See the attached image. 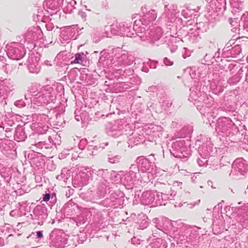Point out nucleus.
Here are the masks:
<instances>
[{"label":"nucleus","mask_w":248,"mask_h":248,"mask_svg":"<svg viewBox=\"0 0 248 248\" xmlns=\"http://www.w3.org/2000/svg\"><path fill=\"white\" fill-rule=\"evenodd\" d=\"M187 128L184 127L175 133L172 139H180L172 143L171 149H170L171 154L174 157L179 158L183 161H186L191 155L190 149L186 145L185 140L183 139L188 134Z\"/></svg>","instance_id":"f257e3e1"},{"label":"nucleus","mask_w":248,"mask_h":248,"mask_svg":"<svg viewBox=\"0 0 248 248\" xmlns=\"http://www.w3.org/2000/svg\"><path fill=\"white\" fill-rule=\"evenodd\" d=\"M135 28L136 34L141 41H148L150 44L156 46L164 43V41L162 39L163 31L160 27L152 26L149 29H145L136 26Z\"/></svg>","instance_id":"f03ea898"},{"label":"nucleus","mask_w":248,"mask_h":248,"mask_svg":"<svg viewBox=\"0 0 248 248\" xmlns=\"http://www.w3.org/2000/svg\"><path fill=\"white\" fill-rule=\"evenodd\" d=\"M134 61V56L122 48L118 47L112 49L111 63L115 66V69L130 65Z\"/></svg>","instance_id":"7ed1b4c3"},{"label":"nucleus","mask_w":248,"mask_h":248,"mask_svg":"<svg viewBox=\"0 0 248 248\" xmlns=\"http://www.w3.org/2000/svg\"><path fill=\"white\" fill-rule=\"evenodd\" d=\"M33 95V108L53 102L56 99L55 92L49 85L42 87L37 93Z\"/></svg>","instance_id":"20e7f679"},{"label":"nucleus","mask_w":248,"mask_h":248,"mask_svg":"<svg viewBox=\"0 0 248 248\" xmlns=\"http://www.w3.org/2000/svg\"><path fill=\"white\" fill-rule=\"evenodd\" d=\"M216 131L221 134L229 136L239 132L238 127L228 117L219 118L216 123Z\"/></svg>","instance_id":"39448f33"},{"label":"nucleus","mask_w":248,"mask_h":248,"mask_svg":"<svg viewBox=\"0 0 248 248\" xmlns=\"http://www.w3.org/2000/svg\"><path fill=\"white\" fill-rule=\"evenodd\" d=\"M109 184V183L101 181L98 183L96 191H88L85 194L82 193L80 197L87 201L96 202L105 196L107 190L110 188Z\"/></svg>","instance_id":"423d86ee"},{"label":"nucleus","mask_w":248,"mask_h":248,"mask_svg":"<svg viewBox=\"0 0 248 248\" xmlns=\"http://www.w3.org/2000/svg\"><path fill=\"white\" fill-rule=\"evenodd\" d=\"M23 42L26 44L29 49L34 48L37 41L39 40L40 43L44 41L43 32L38 27L29 29L23 36Z\"/></svg>","instance_id":"0eeeda50"},{"label":"nucleus","mask_w":248,"mask_h":248,"mask_svg":"<svg viewBox=\"0 0 248 248\" xmlns=\"http://www.w3.org/2000/svg\"><path fill=\"white\" fill-rule=\"evenodd\" d=\"M124 198V193L117 190L111 192L108 197L100 202V204L104 207L115 208L123 205Z\"/></svg>","instance_id":"6e6552de"},{"label":"nucleus","mask_w":248,"mask_h":248,"mask_svg":"<svg viewBox=\"0 0 248 248\" xmlns=\"http://www.w3.org/2000/svg\"><path fill=\"white\" fill-rule=\"evenodd\" d=\"M52 113L49 111L48 114H39L37 115L36 123H33L31 128L36 129V131L38 134H43L46 133L48 131L49 124L51 125L50 117Z\"/></svg>","instance_id":"1a4fd4ad"},{"label":"nucleus","mask_w":248,"mask_h":248,"mask_svg":"<svg viewBox=\"0 0 248 248\" xmlns=\"http://www.w3.org/2000/svg\"><path fill=\"white\" fill-rule=\"evenodd\" d=\"M201 86L199 85V83L198 82L190 89V92L188 100L196 105L197 109L200 107V105L198 104V103L207 104V101L209 100L206 93L201 91Z\"/></svg>","instance_id":"9d476101"},{"label":"nucleus","mask_w":248,"mask_h":248,"mask_svg":"<svg viewBox=\"0 0 248 248\" xmlns=\"http://www.w3.org/2000/svg\"><path fill=\"white\" fill-rule=\"evenodd\" d=\"M239 206L232 208V210L236 214L235 217L236 221L240 224L242 228L248 225V203H238Z\"/></svg>","instance_id":"9b49d317"},{"label":"nucleus","mask_w":248,"mask_h":248,"mask_svg":"<svg viewBox=\"0 0 248 248\" xmlns=\"http://www.w3.org/2000/svg\"><path fill=\"white\" fill-rule=\"evenodd\" d=\"M138 169L136 164H132L129 168V171L125 172L121 171L122 173L121 184L125 186L128 189H132L135 182L137 180V175Z\"/></svg>","instance_id":"f8f14e48"},{"label":"nucleus","mask_w":248,"mask_h":248,"mask_svg":"<svg viewBox=\"0 0 248 248\" xmlns=\"http://www.w3.org/2000/svg\"><path fill=\"white\" fill-rule=\"evenodd\" d=\"M111 28V32L113 34L118 35L126 36L129 37H135L138 36L135 31L133 30V27H132L131 23L127 22H121L118 24L112 25Z\"/></svg>","instance_id":"ddd939ff"},{"label":"nucleus","mask_w":248,"mask_h":248,"mask_svg":"<svg viewBox=\"0 0 248 248\" xmlns=\"http://www.w3.org/2000/svg\"><path fill=\"white\" fill-rule=\"evenodd\" d=\"M248 171L247 162L242 158L236 159L232 165V170L230 176L240 177L244 176Z\"/></svg>","instance_id":"4468645a"},{"label":"nucleus","mask_w":248,"mask_h":248,"mask_svg":"<svg viewBox=\"0 0 248 248\" xmlns=\"http://www.w3.org/2000/svg\"><path fill=\"white\" fill-rule=\"evenodd\" d=\"M34 224L42 225L47 216V209L44 204H38L33 209L30 214Z\"/></svg>","instance_id":"2eb2a0df"},{"label":"nucleus","mask_w":248,"mask_h":248,"mask_svg":"<svg viewBox=\"0 0 248 248\" xmlns=\"http://www.w3.org/2000/svg\"><path fill=\"white\" fill-rule=\"evenodd\" d=\"M123 119H119L113 122H109L106 124L105 130L109 136L118 138L123 134Z\"/></svg>","instance_id":"dca6fc26"},{"label":"nucleus","mask_w":248,"mask_h":248,"mask_svg":"<svg viewBox=\"0 0 248 248\" xmlns=\"http://www.w3.org/2000/svg\"><path fill=\"white\" fill-rule=\"evenodd\" d=\"M25 54L24 44L22 43L13 42L8 46L7 54L11 59L20 60L24 56Z\"/></svg>","instance_id":"f3484780"},{"label":"nucleus","mask_w":248,"mask_h":248,"mask_svg":"<svg viewBox=\"0 0 248 248\" xmlns=\"http://www.w3.org/2000/svg\"><path fill=\"white\" fill-rule=\"evenodd\" d=\"M180 11L175 5L166 4L164 6V12L162 15L168 22L173 23L177 21L180 24L183 23V20L179 18Z\"/></svg>","instance_id":"a211bd4d"},{"label":"nucleus","mask_w":248,"mask_h":248,"mask_svg":"<svg viewBox=\"0 0 248 248\" xmlns=\"http://www.w3.org/2000/svg\"><path fill=\"white\" fill-rule=\"evenodd\" d=\"M157 13L154 10H149L144 14L142 16H140V19L134 21L133 30L135 31L136 26L140 28H148V26L156 19Z\"/></svg>","instance_id":"6ab92c4d"},{"label":"nucleus","mask_w":248,"mask_h":248,"mask_svg":"<svg viewBox=\"0 0 248 248\" xmlns=\"http://www.w3.org/2000/svg\"><path fill=\"white\" fill-rule=\"evenodd\" d=\"M196 147H198V152L200 156H213L216 154V148H213V145L210 141L207 140L206 143H203L200 140H196Z\"/></svg>","instance_id":"aec40b11"},{"label":"nucleus","mask_w":248,"mask_h":248,"mask_svg":"<svg viewBox=\"0 0 248 248\" xmlns=\"http://www.w3.org/2000/svg\"><path fill=\"white\" fill-rule=\"evenodd\" d=\"M83 29V28H80L78 25L66 27L61 32V37L65 41L71 39L76 40L82 33L81 31Z\"/></svg>","instance_id":"412c9836"},{"label":"nucleus","mask_w":248,"mask_h":248,"mask_svg":"<svg viewBox=\"0 0 248 248\" xmlns=\"http://www.w3.org/2000/svg\"><path fill=\"white\" fill-rule=\"evenodd\" d=\"M137 167L138 172L141 171L142 172H150L154 169V162H151L148 158L143 156H139L137 158Z\"/></svg>","instance_id":"4be33fe9"},{"label":"nucleus","mask_w":248,"mask_h":248,"mask_svg":"<svg viewBox=\"0 0 248 248\" xmlns=\"http://www.w3.org/2000/svg\"><path fill=\"white\" fill-rule=\"evenodd\" d=\"M112 51L108 52L107 50H103L100 53V57L98 60V65L103 67L112 68L114 70L115 66L111 63Z\"/></svg>","instance_id":"5701e85b"},{"label":"nucleus","mask_w":248,"mask_h":248,"mask_svg":"<svg viewBox=\"0 0 248 248\" xmlns=\"http://www.w3.org/2000/svg\"><path fill=\"white\" fill-rule=\"evenodd\" d=\"M189 30V31L184 37H179V34H177L176 37H178L183 42H184V40H188L190 43L192 44L199 42L201 39L199 32L196 30H194L193 28L190 29Z\"/></svg>","instance_id":"b1692460"},{"label":"nucleus","mask_w":248,"mask_h":248,"mask_svg":"<svg viewBox=\"0 0 248 248\" xmlns=\"http://www.w3.org/2000/svg\"><path fill=\"white\" fill-rule=\"evenodd\" d=\"M155 198V191H146L141 194L140 201L141 204L144 205H150L153 206Z\"/></svg>","instance_id":"393cba45"},{"label":"nucleus","mask_w":248,"mask_h":248,"mask_svg":"<svg viewBox=\"0 0 248 248\" xmlns=\"http://www.w3.org/2000/svg\"><path fill=\"white\" fill-rule=\"evenodd\" d=\"M57 232V231L52 232L50 234V237H54L52 240V242L54 246L62 248L64 247L66 244V240L62 236V235L58 234Z\"/></svg>","instance_id":"a878e982"},{"label":"nucleus","mask_w":248,"mask_h":248,"mask_svg":"<svg viewBox=\"0 0 248 248\" xmlns=\"http://www.w3.org/2000/svg\"><path fill=\"white\" fill-rule=\"evenodd\" d=\"M197 12L195 9H191L188 7H186L182 10L181 15L186 19H188L187 24L190 25L192 24V19H194L197 16V15L195 14Z\"/></svg>","instance_id":"bb28decb"},{"label":"nucleus","mask_w":248,"mask_h":248,"mask_svg":"<svg viewBox=\"0 0 248 248\" xmlns=\"http://www.w3.org/2000/svg\"><path fill=\"white\" fill-rule=\"evenodd\" d=\"M25 129L24 127L21 125H18L16 127L14 134V139L15 140L20 142L25 140L27 138V135Z\"/></svg>","instance_id":"cd10ccee"},{"label":"nucleus","mask_w":248,"mask_h":248,"mask_svg":"<svg viewBox=\"0 0 248 248\" xmlns=\"http://www.w3.org/2000/svg\"><path fill=\"white\" fill-rule=\"evenodd\" d=\"M52 115L50 117L51 125L61 126L64 123L63 116L60 113H56L55 111L51 112Z\"/></svg>","instance_id":"c85d7f7f"},{"label":"nucleus","mask_w":248,"mask_h":248,"mask_svg":"<svg viewBox=\"0 0 248 248\" xmlns=\"http://www.w3.org/2000/svg\"><path fill=\"white\" fill-rule=\"evenodd\" d=\"M242 48L239 45H236L228 50L223 52V55L226 57H236L241 52Z\"/></svg>","instance_id":"c756f323"},{"label":"nucleus","mask_w":248,"mask_h":248,"mask_svg":"<svg viewBox=\"0 0 248 248\" xmlns=\"http://www.w3.org/2000/svg\"><path fill=\"white\" fill-rule=\"evenodd\" d=\"M167 244L165 239L157 238L153 239L147 248H167Z\"/></svg>","instance_id":"7c9ffc66"},{"label":"nucleus","mask_w":248,"mask_h":248,"mask_svg":"<svg viewBox=\"0 0 248 248\" xmlns=\"http://www.w3.org/2000/svg\"><path fill=\"white\" fill-rule=\"evenodd\" d=\"M64 0H46V6L52 10L59 9L63 5Z\"/></svg>","instance_id":"2f4dec72"},{"label":"nucleus","mask_w":248,"mask_h":248,"mask_svg":"<svg viewBox=\"0 0 248 248\" xmlns=\"http://www.w3.org/2000/svg\"><path fill=\"white\" fill-rule=\"evenodd\" d=\"M123 134L126 135H130L131 137L129 139L130 140H132V138L137 139V134L133 132V130L131 128V126L129 124H126L124 120V123H123Z\"/></svg>","instance_id":"473e14b6"},{"label":"nucleus","mask_w":248,"mask_h":248,"mask_svg":"<svg viewBox=\"0 0 248 248\" xmlns=\"http://www.w3.org/2000/svg\"><path fill=\"white\" fill-rule=\"evenodd\" d=\"M108 183L118 184L122 182V173H118L116 171L111 170L109 171L108 176Z\"/></svg>","instance_id":"72a5a7b5"},{"label":"nucleus","mask_w":248,"mask_h":248,"mask_svg":"<svg viewBox=\"0 0 248 248\" xmlns=\"http://www.w3.org/2000/svg\"><path fill=\"white\" fill-rule=\"evenodd\" d=\"M122 68V67H121V68H118L116 69H114V70L115 71L114 74H115L116 77L123 78V77H126L127 76H129L133 74V69L128 68L127 69H124V70L123 71Z\"/></svg>","instance_id":"f704fd0d"},{"label":"nucleus","mask_w":248,"mask_h":248,"mask_svg":"<svg viewBox=\"0 0 248 248\" xmlns=\"http://www.w3.org/2000/svg\"><path fill=\"white\" fill-rule=\"evenodd\" d=\"M93 172L97 176L101 178V181L108 182V176L109 171L108 170L101 169L97 170H94Z\"/></svg>","instance_id":"c9c22d12"},{"label":"nucleus","mask_w":248,"mask_h":248,"mask_svg":"<svg viewBox=\"0 0 248 248\" xmlns=\"http://www.w3.org/2000/svg\"><path fill=\"white\" fill-rule=\"evenodd\" d=\"M213 6L212 10L217 11L220 10H225L226 7V0H213Z\"/></svg>","instance_id":"e433bc0d"},{"label":"nucleus","mask_w":248,"mask_h":248,"mask_svg":"<svg viewBox=\"0 0 248 248\" xmlns=\"http://www.w3.org/2000/svg\"><path fill=\"white\" fill-rule=\"evenodd\" d=\"M161 225L160 223L156 225V228L160 230L163 231V230H170L173 227L172 223L170 220L165 218L164 220H162Z\"/></svg>","instance_id":"4c0bfd02"},{"label":"nucleus","mask_w":248,"mask_h":248,"mask_svg":"<svg viewBox=\"0 0 248 248\" xmlns=\"http://www.w3.org/2000/svg\"><path fill=\"white\" fill-rule=\"evenodd\" d=\"M222 86V82L217 79H215L211 84V87L216 93L223 92Z\"/></svg>","instance_id":"58836bf2"},{"label":"nucleus","mask_w":248,"mask_h":248,"mask_svg":"<svg viewBox=\"0 0 248 248\" xmlns=\"http://www.w3.org/2000/svg\"><path fill=\"white\" fill-rule=\"evenodd\" d=\"M12 230V228L9 224H5L3 226L0 225V235H8V237H10L12 236V234L10 233Z\"/></svg>","instance_id":"ea45409f"},{"label":"nucleus","mask_w":248,"mask_h":248,"mask_svg":"<svg viewBox=\"0 0 248 248\" xmlns=\"http://www.w3.org/2000/svg\"><path fill=\"white\" fill-rule=\"evenodd\" d=\"M180 232L179 237L177 238L179 240V243L183 244L188 242V235L186 233V227L182 228Z\"/></svg>","instance_id":"a19ab883"},{"label":"nucleus","mask_w":248,"mask_h":248,"mask_svg":"<svg viewBox=\"0 0 248 248\" xmlns=\"http://www.w3.org/2000/svg\"><path fill=\"white\" fill-rule=\"evenodd\" d=\"M155 198L154 200V203L153 206H157L158 205H163L164 204V202L162 200V194L160 192H157V190L155 191Z\"/></svg>","instance_id":"79ce46f5"},{"label":"nucleus","mask_w":248,"mask_h":248,"mask_svg":"<svg viewBox=\"0 0 248 248\" xmlns=\"http://www.w3.org/2000/svg\"><path fill=\"white\" fill-rule=\"evenodd\" d=\"M39 57L38 56L37 53H34L33 52L29 54V57L27 60V65L28 64H35L38 63Z\"/></svg>","instance_id":"37998d69"},{"label":"nucleus","mask_w":248,"mask_h":248,"mask_svg":"<svg viewBox=\"0 0 248 248\" xmlns=\"http://www.w3.org/2000/svg\"><path fill=\"white\" fill-rule=\"evenodd\" d=\"M91 172L87 171V172H80V180L79 182L83 185H87L90 178Z\"/></svg>","instance_id":"c03bdc74"},{"label":"nucleus","mask_w":248,"mask_h":248,"mask_svg":"<svg viewBox=\"0 0 248 248\" xmlns=\"http://www.w3.org/2000/svg\"><path fill=\"white\" fill-rule=\"evenodd\" d=\"M209 29V24L208 23L199 22L196 24V30H198L202 32H206Z\"/></svg>","instance_id":"a18cd8bd"},{"label":"nucleus","mask_w":248,"mask_h":248,"mask_svg":"<svg viewBox=\"0 0 248 248\" xmlns=\"http://www.w3.org/2000/svg\"><path fill=\"white\" fill-rule=\"evenodd\" d=\"M86 55L83 53H78L75 55V59L71 62V63H79L81 64L83 62Z\"/></svg>","instance_id":"49530a36"},{"label":"nucleus","mask_w":248,"mask_h":248,"mask_svg":"<svg viewBox=\"0 0 248 248\" xmlns=\"http://www.w3.org/2000/svg\"><path fill=\"white\" fill-rule=\"evenodd\" d=\"M155 186L160 190V193H167L170 189V186L169 184L158 183Z\"/></svg>","instance_id":"de8ad7c7"},{"label":"nucleus","mask_w":248,"mask_h":248,"mask_svg":"<svg viewBox=\"0 0 248 248\" xmlns=\"http://www.w3.org/2000/svg\"><path fill=\"white\" fill-rule=\"evenodd\" d=\"M186 233L188 235V242L192 241L195 239L198 236L197 231H192L190 228H186Z\"/></svg>","instance_id":"09e8293b"},{"label":"nucleus","mask_w":248,"mask_h":248,"mask_svg":"<svg viewBox=\"0 0 248 248\" xmlns=\"http://www.w3.org/2000/svg\"><path fill=\"white\" fill-rule=\"evenodd\" d=\"M40 66L39 63L34 64H28V68L30 73L37 74L40 70Z\"/></svg>","instance_id":"8fccbe9b"},{"label":"nucleus","mask_w":248,"mask_h":248,"mask_svg":"<svg viewBox=\"0 0 248 248\" xmlns=\"http://www.w3.org/2000/svg\"><path fill=\"white\" fill-rule=\"evenodd\" d=\"M77 4V2L75 0H71L67 3V7L65 8L64 10L66 13H72L73 10L76 9L75 5Z\"/></svg>","instance_id":"3c124183"},{"label":"nucleus","mask_w":248,"mask_h":248,"mask_svg":"<svg viewBox=\"0 0 248 248\" xmlns=\"http://www.w3.org/2000/svg\"><path fill=\"white\" fill-rule=\"evenodd\" d=\"M16 66L14 64L6 63L2 66V70L7 74L11 73L16 69Z\"/></svg>","instance_id":"603ef678"},{"label":"nucleus","mask_w":248,"mask_h":248,"mask_svg":"<svg viewBox=\"0 0 248 248\" xmlns=\"http://www.w3.org/2000/svg\"><path fill=\"white\" fill-rule=\"evenodd\" d=\"M31 96H33V95L30 94H26L25 95V100L24 101V103H26V106H30L31 108H33V97H31Z\"/></svg>","instance_id":"864d4df0"},{"label":"nucleus","mask_w":248,"mask_h":248,"mask_svg":"<svg viewBox=\"0 0 248 248\" xmlns=\"http://www.w3.org/2000/svg\"><path fill=\"white\" fill-rule=\"evenodd\" d=\"M121 158L120 156L113 154L108 155V160L110 163H116L118 162Z\"/></svg>","instance_id":"5fc2aeb1"},{"label":"nucleus","mask_w":248,"mask_h":248,"mask_svg":"<svg viewBox=\"0 0 248 248\" xmlns=\"http://www.w3.org/2000/svg\"><path fill=\"white\" fill-rule=\"evenodd\" d=\"M241 79L240 75L236 74L229 78L228 82L230 84H235L238 83Z\"/></svg>","instance_id":"6e6d98bb"},{"label":"nucleus","mask_w":248,"mask_h":248,"mask_svg":"<svg viewBox=\"0 0 248 248\" xmlns=\"http://www.w3.org/2000/svg\"><path fill=\"white\" fill-rule=\"evenodd\" d=\"M208 156H201V158L198 157L197 159V163L200 167H203L207 164V158Z\"/></svg>","instance_id":"4d7b16f0"},{"label":"nucleus","mask_w":248,"mask_h":248,"mask_svg":"<svg viewBox=\"0 0 248 248\" xmlns=\"http://www.w3.org/2000/svg\"><path fill=\"white\" fill-rule=\"evenodd\" d=\"M108 145V142H103L100 143L98 145H95L93 146V149L96 150V151H102L105 148V147Z\"/></svg>","instance_id":"13d9d810"},{"label":"nucleus","mask_w":248,"mask_h":248,"mask_svg":"<svg viewBox=\"0 0 248 248\" xmlns=\"http://www.w3.org/2000/svg\"><path fill=\"white\" fill-rule=\"evenodd\" d=\"M34 146L40 149H43L44 148L46 149L49 148L46 144L44 143L42 141L38 142Z\"/></svg>","instance_id":"bf43d9fd"},{"label":"nucleus","mask_w":248,"mask_h":248,"mask_svg":"<svg viewBox=\"0 0 248 248\" xmlns=\"http://www.w3.org/2000/svg\"><path fill=\"white\" fill-rule=\"evenodd\" d=\"M15 105L19 108H23L26 106V103H24V101L23 100L16 101Z\"/></svg>","instance_id":"052dcab7"},{"label":"nucleus","mask_w":248,"mask_h":248,"mask_svg":"<svg viewBox=\"0 0 248 248\" xmlns=\"http://www.w3.org/2000/svg\"><path fill=\"white\" fill-rule=\"evenodd\" d=\"M95 145H87V149L89 151H92L91 153H90L89 154L90 155H95L96 154V150H94L93 149V146H94Z\"/></svg>","instance_id":"680f3d73"},{"label":"nucleus","mask_w":248,"mask_h":248,"mask_svg":"<svg viewBox=\"0 0 248 248\" xmlns=\"http://www.w3.org/2000/svg\"><path fill=\"white\" fill-rule=\"evenodd\" d=\"M148 225V221L145 219H143L140 223L139 227L140 229H144L146 228Z\"/></svg>","instance_id":"e2e57ef3"},{"label":"nucleus","mask_w":248,"mask_h":248,"mask_svg":"<svg viewBox=\"0 0 248 248\" xmlns=\"http://www.w3.org/2000/svg\"><path fill=\"white\" fill-rule=\"evenodd\" d=\"M162 194V200H163V202H164V205L167 203V201L168 199L170 200V197H169V193L168 192L167 193H161Z\"/></svg>","instance_id":"0e129e2a"},{"label":"nucleus","mask_w":248,"mask_h":248,"mask_svg":"<svg viewBox=\"0 0 248 248\" xmlns=\"http://www.w3.org/2000/svg\"><path fill=\"white\" fill-rule=\"evenodd\" d=\"M131 243L133 244V245H136L140 244L141 241L139 238L134 236L131 239Z\"/></svg>","instance_id":"69168bd1"},{"label":"nucleus","mask_w":248,"mask_h":248,"mask_svg":"<svg viewBox=\"0 0 248 248\" xmlns=\"http://www.w3.org/2000/svg\"><path fill=\"white\" fill-rule=\"evenodd\" d=\"M234 44V40H230L228 43L226 44L225 46L223 49V52L225 51L226 50H228L229 48H230V47L232 46V44Z\"/></svg>","instance_id":"338daca9"},{"label":"nucleus","mask_w":248,"mask_h":248,"mask_svg":"<svg viewBox=\"0 0 248 248\" xmlns=\"http://www.w3.org/2000/svg\"><path fill=\"white\" fill-rule=\"evenodd\" d=\"M78 15L81 17V18L85 21L86 20L87 14L86 13L82 11V10H79L78 12Z\"/></svg>","instance_id":"774afa93"}]
</instances>
